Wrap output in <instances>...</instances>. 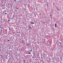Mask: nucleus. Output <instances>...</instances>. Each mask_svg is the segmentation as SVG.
<instances>
[{"label": "nucleus", "instance_id": "nucleus-1", "mask_svg": "<svg viewBox=\"0 0 63 63\" xmlns=\"http://www.w3.org/2000/svg\"><path fill=\"white\" fill-rule=\"evenodd\" d=\"M30 45V43H28L27 44V46H29Z\"/></svg>", "mask_w": 63, "mask_h": 63}, {"label": "nucleus", "instance_id": "nucleus-2", "mask_svg": "<svg viewBox=\"0 0 63 63\" xmlns=\"http://www.w3.org/2000/svg\"><path fill=\"white\" fill-rule=\"evenodd\" d=\"M31 23L32 24H34L35 23H33V22H31Z\"/></svg>", "mask_w": 63, "mask_h": 63}, {"label": "nucleus", "instance_id": "nucleus-3", "mask_svg": "<svg viewBox=\"0 0 63 63\" xmlns=\"http://www.w3.org/2000/svg\"><path fill=\"white\" fill-rule=\"evenodd\" d=\"M56 24H55V27H57L56 25Z\"/></svg>", "mask_w": 63, "mask_h": 63}, {"label": "nucleus", "instance_id": "nucleus-4", "mask_svg": "<svg viewBox=\"0 0 63 63\" xmlns=\"http://www.w3.org/2000/svg\"><path fill=\"white\" fill-rule=\"evenodd\" d=\"M30 50L31 51H33V50L32 49H31Z\"/></svg>", "mask_w": 63, "mask_h": 63}, {"label": "nucleus", "instance_id": "nucleus-5", "mask_svg": "<svg viewBox=\"0 0 63 63\" xmlns=\"http://www.w3.org/2000/svg\"><path fill=\"white\" fill-rule=\"evenodd\" d=\"M11 21V20H8V21Z\"/></svg>", "mask_w": 63, "mask_h": 63}, {"label": "nucleus", "instance_id": "nucleus-6", "mask_svg": "<svg viewBox=\"0 0 63 63\" xmlns=\"http://www.w3.org/2000/svg\"><path fill=\"white\" fill-rule=\"evenodd\" d=\"M24 42L23 41H22V43H23Z\"/></svg>", "mask_w": 63, "mask_h": 63}, {"label": "nucleus", "instance_id": "nucleus-7", "mask_svg": "<svg viewBox=\"0 0 63 63\" xmlns=\"http://www.w3.org/2000/svg\"><path fill=\"white\" fill-rule=\"evenodd\" d=\"M24 63H25V61H24Z\"/></svg>", "mask_w": 63, "mask_h": 63}, {"label": "nucleus", "instance_id": "nucleus-8", "mask_svg": "<svg viewBox=\"0 0 63 63\" xmlns=\"http://www.w3.org/2000/svg\"><path fill=\"white\" fill-rule=\"evenodd\" d=\"M5 15H7V13H5Z\"/></svg>", "mask_w": 63, "mask_h": 63}, {"label": "nucleus", "instance_id": "nucleus-9", "mask_svg": "<svg viewBox=\"0 0 63 63\" xmlns=\"http://www.w3.org/2000/svg\"><path fill=\"white\" fill-rule=\"evenodd\" d=\"M50 16H51V15H50Z\"/></svg>", "mask_w": 63, "mask_h": 63}, {"label": "nucleus", "instance_id": "nucleus-10", "mask_svg": "<svg viewBox=\"0 0 63 63\" xmlns=\"http://www.w3.org/2000/svg\"><path fill=\"white\" fill-rule=\"evenodd\" d=\"M35 54V53H33V54H34V55Z\"/></svg>", "mask_w": 63, "mask_h": 63}, {"label": "nucleus", "instance_id": "nucleus-11", "mask_svg": "<svg viewBox=\"0 0 63 63\" xmlns=\"http://www.w3.org/2000/svg\"><path fill=\"white\" fill-rule=\"evenodd\" d=\"M28 54H30V53H28Z\"/></svg>", "mask_w": 63, "mask_h": 63}, {"label": "nucleus", "instance_id": "nucleus-12", "mask_svg": "<svg viewBox=\"0 0 63 63\" xmlns=\"http://www.w3.org/2000/svg\"><path fill=\"white\" fill-rule=\"evenodd\" d=\"M14 1H16V0H14Z\"/></svg>", "mask_w": 63, "mask_h": 63}, {"label": "nucleus", "instance_id": "nucleus-13", "mask_svg": "<svg viewBox=\"0 0 63 63\" xmlns=\"http://www.w3.org/2000/svg\"><path fill=\"white\" fill-rule=\"evenodd\" d=\"M32 58H34V57H32Z\"/></svg>", "mask_w": 63, "mask_h": 63}, {"label": "nucleus", "instance_id": "nucleus-14", "mask_svg": "<svg viewBox=\"0 0 63 63\" xmlns=\"http://www.w3.org/2000/svg\"><path fill=\"white\" fill-rule=\"evenodd\" d=\"M62 55H63V54L62 53Z\"/></svg>", "mask_w": 63, "mask_h": 63}, {"label": "nucleus", "instance_id": "nucleus-15", "mask_svg": "<svg viewBox=\"0 0 63 63\" xmlns=\"http://www.w3.org/2000/svg\"><path fill=\"white\" fill-rule=\"evenodd\" d=\"M47 6H48V5H47Z\"/></svg>", "mask_w": 63, "mask_h": 63}, {"label": "nucleus", "instance_id": "nucleus-16", "mask_svg": "<svg viewBox=\"0 0 63 63\" xmlns=\"http://www.w3.org/2000/svg\"><path fill=\"white\" fill-rule=\"evenodd\" d=\"M50 18H51V19L52 18L51 17H50Z\"/></svg>", "mask_w": 63, "mask_h": 63}, {"label": "nucleus", "instance_id": "nucleus-17", "mask_svg": "<svg viewBox=\"0 0 63 63\" xmlns=\"http://www.w3.org/2000/svg\"><path fill=\"white\" fill-rule=\"evenodd\" d=\"M9 30H10V28H9Z\"/></svg>", "mask_w": 63, "mask_h": 63}, {"label": "nucleus", "instance_id": "nucleus-18", "mask_svg": "<svg viewBox=\"0 0 63 63\" xmlns=\"http://www.w3.org/2000/svg\"><path fill=\"white\" fill-rule=\"evenodd\" d=\"M1 31H2V30H1Z\"/></svg>", "mask_w": 63, "mask_h": 63}, {"label": "nucleus", "instance_id": "nucleus-19", "mask_svg": "<svg viewBox=\"0 0 63 63\" xmlns=\"http://www.w3.org/2000/svg\"><path fill=\"white\" fill-rule=\"evenodd\" d=\"M37 43L38 44H39V43Z\"/></svg>", "mask_w": 63, "mask_h": 63}, {"label": "nucleus", "instance_id": "nucleus-20", "mask_svg": "<svg viewBox=\"0 0 63 63\" xmlns=\"http://www.w3.org/2000/svg\"><path fill=\"white\" fill-rule=\"evenodd\" d=\"M34 52H33L32 53H34Z\"/></svg>", "mask_w": 63, "mask_h": 63}, {"label": "nucleus", "instance_id": "nucleus-21", "mask_svg": "<svg viewBox=\"0 0 63 63\" xmlns=\"http://www.w3.org/2000/svg\"><path fill=\"white\" fill-rule=\"evenodd\" d=\"M8 41H9V40H8Z\"/></svg>", "mask_w": 63, "mask_h": 63}, {"label": "nucleus", "instance_id": "nucleus-22", "mask_svg": "<svg viewBox=\"0 0 63 63\" xmlns=\"http://www.w3.org/2000/svg\"><path fill=\"white\" fill-rule=\"evenodd\" d=\"M17 10H18V8H17Z\"/></svg>", "mask_w": 63, "mask_h": 63}, {"label": "nucleus", "instance_id": "nucleus-23", "mask_svg": "<svg viewBox=\"0 0 63 63\" xmlns=\"http://www.w3.org/2000/svg\"><path fill=\"white\" fill-rule=\"evenodd\" d=\"M8 4L9 5V3H8Z\"/></svg>", "mask_w": 63, "mask_h": 63}, {"label": "nucleus", "instance_id": "nucleus-24", "mask_svg": "<svg viewBox=\"0 0 63 63\" xmlns=\"http://www.w3.org/2000/svg\"><path fill=\"white\" fill-rule=\"evenodd\" d=\"M44 23H45V22H44Z\"/></svg>", "mask_w": 63, "mask_h": 63}]
</instances>
